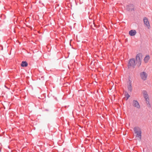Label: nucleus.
Returning <instances> with one entry per match:
<instances>
[{"mask_svg":"<svg viewBox=\"0 0 152 152\" xmlns=\"http://www.w3.org/2000/svg\"><path fill=\"white\" fill-rule=\"evenodd\" d=\"M0 151H1V149H0Z\"/></svg>","mask_w":152,"mask_h":152,"instance_id":"obj_14","label":"nucleus"},{"mask_svg":"<svg viewBox=\"0 0 152 152\" xmlns=\"http://www.w3.org/2000/svg\"><path fill=\"white\" fill-rule=\"evenodd\" d=\"M150 58V56L149 55H147L144 59V62L145 63H147L148 62Z\"/></svg>","mask_w":152,"mask_h":152,"instance_id":"obj_8","label":"nucleus"},{"mask_svg":"<svg viewBox=\"0 0 152 152\" xmlns=\"http://www.w3.org/2000/svg\"><path fill=\"white\" fill-rule=\"evenodd\" d=\"M148 74L146 72H143V80H146L148 77Z\"/></svg>","mask_w":152,"mask_h":152,"instance_id":"obj_9","label":"nucleus"},{"mask_svg":"<svg viewBox=\"0 0 152 152\" xmlns=\"http://www.w3.org/2000/svg\"><path fill=\"white\" fill-rule=\"evenodd\" d=\"M143 21L145 27L148 29H150L151 26L148 18L146 17H145L143 19Z\"/></svg>","mask_w":152,"mask_h":152,"instance_id":"obj_5","label":"nucleus"},{"mask_svg":"<svg viewBox=\"0 0 152 152\" xmlns=\"http://www.w3.org/2000/svg\"><path fill=\"white\" fill-rule=\"evenodd\" d=\"M136 139L140 141L142 137V131L139 127H135L134 129Z\"/></svg>","mask_w":152,"mask_h":152,"instance_id":"obj_1","label":"nucleus"},{"mask_svg":"<svg viewBox=\"0 0 152 152\" xmlns=\"http://www.w3.org/2000/svg\"><path fill=\"white\" fill-rule=\"evenodd\" d=\"M125 95L126 97V100H127L128 99V98L130 97V96L126 92L125 93Z\"/></svg>","mask_w":152,"mask_h":152,"instance_id":"obj_12","label":"nucleus"},{"mask_svg":"<svg viewBox=\"0 0 152 152\" xmlns=\"http://www.w3.org/2000/svg\"><path fill=\"white\" fill-rule=\"evenodd\" d=\"M21 65L22 67H26L28 66V63L25 61H23L21 64Z\"/></svg>","mask_w":152,"mask_h":152,"instance_id":"obj_10","label":"nucleus"},{"mask_svg":"<svg viewBox=\"0 0 152 152\" xmlns=\"http://www.w3.org/2000/svg\"><path fill=\"white\" fill-rule=\"evenodd\" d=\"M143 95L145 99V102L147 106L148 107H151V104L149 102V97L147 92L145 91H143Z\"/></svg>","mask_w":152,"mask_h":152,"instance_id":"obj_3","label":"nucleus"},{"mask_svg":"<svg viewBox=\"0 0 152 152\" xmlns=\"http://www.w3.org/2000/svg\"><path fill=\"white\" fill-rule=\"evenodd\" d=\"M140 75H141V77L142 78V74L141 73L140 74Z\"/></svg>","mask_w":152,"mask_h":152,"instance_id":"obj_13","label":"nucleus"},{"mask_svg":"<svg viewBox=\"0 0 152 152\" xmlns=\"http://www.w3.org/2000/svg\"><path fill=\"white\" fill-rule=\"evenodd\" d=\"M128 89L130 91H131L132 90V87L131 82H130L129 83V84L128 86Z\"/></svg>","mask_w":152,"mask_h":152,"instance_id":"obj_11","label":"nucleus"},{"mask_svg":"<svg viewBox=\"0 0 152 152\" xmlns=\"http://www.w3.org/2000/svg\"><path fill=\"white\" fill-rule=\"evenodd\" d=\"M136 33V32L135 30H132L129 32V35L131 36H134L135 35Z\"/></svg>","mask_w":152,"mask_h":152,"instance_id":"obj_7","label":"nucleus"},{"mask_svg":"<svg viewBox=\"0 0 152 152\" xmlns=\"http://www.w3.org/2000/svg\"><path fill=\"white\" fill-rule=\"evenodd\" d=\"M142 53H140L137 54L136 57V64L138 66H140L142 63Z\"/></svg>","mask_w":152,"mask_h":152,"instance_id":"obj_2","label":"nucleus"},{"mask_svg":"<svg viewBox=\"0 0 152 152\" xmlns=\"http://www.w3.org/2000/svg\"><path fill=\"white\" fill-rule=\"evenodd\" d=\"M133 105L135 107L137 108H140V106L139 104L136 100H134L133 101Z\"/></svg>","mask_w":152,"mask_h":152,"instance_id":"obj_6","label":"nucleus"},{"mask_svg":"<svg viewBox=\"0 0 152 152\" xmlns=\"http://www.w3.org/2000/svg\"><path fill=\"white\" fill-rule=\"evenodd\" d=\"M136 65L135 61L134 58H132L129 60L128 67L129 68H134Z\"/></svg>","mask_w":152,"mask_h":152,"instance_id":"obj_4","label":"nucleus"}]
</instances>
